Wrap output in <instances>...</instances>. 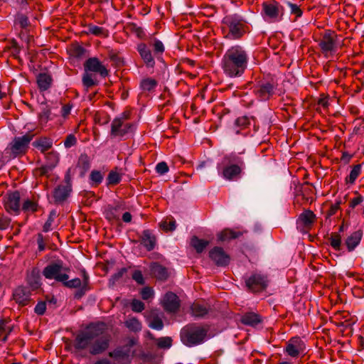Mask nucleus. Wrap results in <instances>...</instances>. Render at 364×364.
<instances>
[{
    "instance_id": "obj_1",
    "label": "nucleus",
    "mask_w": 364,
    "mask_h": 364,
    "mask_svg": "<svg viewBox=\"0 0 364 364\" xmlns=\"http://www.w3.org/2000/svg\"><path fill=\"white\" fill-rule=\"evenodd\" d=\"M248 56L245 49L234 46L227 50L222 60V68L230 77L241 76L247 68Z\"/></svg>"
},
{
    "instance_id": "obj_2",
    "label": "nucleus",
    "mask_w": 364,
    "mask_h": 364,
    "mask_svg": "<svg viewBox=\"0 0 364 364\" xmlns=\"http://www.w3.org/2000/svg\"><path fill=\"white\" fill-rule=\"evenodd\" d=\"M243 167V160L235 154L224 156L217 165L218 173L228 181H233L240 178Z\"/></svg>"
},
{
    "instance_id": "obj_3",
    "label": "nucleus",
    "mask_w": 364,
    "mask_h": 364,
    "mask_svg": "<svg viewBox=\"0 0 364 364\" xmlns=\"http://www.w3.org/2000/svg\"><path fill=\"white\" fill-rule=\"evenodd\" d=\"M246 21L238 14L225 16L222 21V31L229 39H239L246 33Z\"/></svg>"
},
{
    "instance_id": "obj_4",
    "label": "nucleus",
    "mask_w": 364,
    "mask_h": 364,
    "mask_svg": "<svg viewBox=\"0 0 364 364\" xmlns=\"http://www.w3.org/2000/svg\"><path fill=\"white\" fill-rule=\"evenodd\" d=\"M208 331L207 326L197 324L188 325L181 331V340L187 346H197L205 341Z\"/></svg>"
},
{
    "instance_id": "obj_5",
    "label": "nucleus",
    "mask_w": 364,
    "mask_h": 364,
    "mask_svg": "<svg viewBox=\"0 0 364 364\" xmlns=\"http://www.w3.org/2000/svg\"><path fill=\"white\" fill-rule=\"evenodd\" d=\"M102 333L101 324H91L83 331L79 333L74 342V346L78 350L87 349L90 353V346L96 336Z\"/></svg>"
},
{
    "instance_id": "obj_6",
    "label": "nucleus",
    "mask_w": 364,
    "mask_h": 364,
    "mask_svg": "<svg viewBox=\"0 0 364 364\" xmlns=\"http://www.w3.org/2000/svg\"><path fill=\"white\" fill-rule=\"evenodd\" d=\"M129 117V112H124L119 117L113 119L111 124L110 131V135L112 137L122 138L134 132L135 129L134 124L127 122Z\"/></svg>"
},
{
    "instance_id": "obj_7",
    "label": "nucleus",
    "mask_w": 364,
    "mask_h": 364,
    "mask_svg": "<svg viewBox=\"0 0 364 364\" xmlns=\"http://www.w3.org/2000/svg\"><path fill=\"white\" fill-rule=\"evenodd\" d=\"M70 272V269L63 266L61 261L51 263L46 266L43 271V276L50 279H55L58 282H65L69 279L68 273Z\"/></svg>"
},
{
    "instance_id": "obj_8",
    "label": "nucleus",
    "mask_w": 364,
    "mask_h": 364,
    "mask_svg": "<svg viewBox=\"0 0 364 364\" xmlns=\"http://www.w3.org/2000/svg\"><path fill=\"white\" fill-rule=\"evenodd\" d=\"M262 7V14L266 21L277 22L282 18L284 9L277 1H270L264 2Z\"/></svg>"
},
{
    "instance_id": "obj_9",
    "label": "nucleus",
    "mask_w": 364,
    "mask_h": 364,
    "mask_svg": "<svg viewBox=\"0 0 364 364\" xmlns=\"http://www.w3.org/2000/svg\"><path fill=\"white\" fill-rule=\"evenodd\" d=\"M100 324L102 325V333L96 336L90 346V353L92 355L103 353L109 346V336L105 332V325L102 323Z\"/></svg>"
},
{
    "instance_id": "obj_10",
    "label": "nucleus",
    "mask_w": 364,
    "mask_h": 364,
    "mask_svg": "<svg viewBox=\"0 0 364 364\" xmlns=\"http://www.w3.org/2000/svg\"><path fill=\"white\" fill-rule=\"evenodd\" d=\"M276 85L273 82H261L254 87V93L261 101L269 100L274 94Z\"/></svg>"
},
{
    "instance_id": "obj_11",
    "label": "nucleus",
    "mask_w": 364,
    "mask_h": 364,
    "mask_svg": "<svg viewBox=\"0 0 364 364\" xmlns=\"http://www.w3.org/2000/svg\"><path fill=\"white\" fill-rule=\"evenodd\" d=\"M33 136L34 134L29 133L22 136L14 138L11 146L12 153L15 155L24 153Z\"/></svg>"
},
{
    "instance_id": "obj_12",
    "label": "nucleus",
    "mask_w": 364,
    "mask_h": 364,
    "mask_svg": "<svg viewBox=\"0 0 364 364\" xmlns=\"http://www.w3.org/2000/svg\"><path fill=\"white\" fill-rule=\"evenodd\" d=\"M319 46L323 53L326 54L335 50L336 46V35L334 32L326 31L319 42Z\"/></svg>"
},
{
    "instance_id": "obj_13",
    "label": "nucleus",
    "mask_w": 364,
    "mask_h": 364,
    "mask_svg": "<svg viewBox=\"0 0 364 364\" xmlns=\"http://www.w3.org/2000/svg\"><path fill=\"white\" fill-rule=\"evenodd\" d=\"M268 281L267 277L261 274H253L246 280L247 287L252 291H258L265 289Z\"/></svg>"
},
{
    "instance_id": "obj_14",
    "label": "nucleus",
    "mask_w": 364,
    "mask_h": 364,
    "mask_svg": "<svg viewBox=\"0 0 364 364\" xmlns=\"http://www.w3.org/2000/svg\"><path fill=\"white\" fill-rule=\"evenodd\" d=\"M85 71L88 73H97L102 77L108 75L107 69L102 64L97 58L87 59L84 64Z\"/></svg>"
},
{
    "instance_id": "obj_15",
    "label": "nucleus",
    "mask_w": 364,
    "mask_h": 364,
    "mask_svg": "<svg viewBox=\"0 0 364 364\" xmlns=\"http://www.w3.org/2000/svg\"><path fill=\"white\" fill-rule=\"evenodd\" d=\"M164 309L168 311L174 313L180 306V301L177 295L171 291L167 292L161 301Z\"/></svg>"
},
{
    "instance_id": "obj_16",
    "label": "nucleus",
    "mask_w": 364,
    "mask_h": 364,
    "mask_svg": "<svg viewBox=\"0 0 364 364\" xmlns=\"http://www.w3.org/2000/svg\"><path fill=\"white\" fill-rule=\"evenodd\" d=\"M209 256L218 266H226L230 261V256L223 248L218 247L211 250L209 252Z\"/></svg>"
},
{
    "instance_id": "obj_17",
    "label": "nucleus",
    "mask_w": 364,
    "mask_h": 364,
    "mask_svg": "<svg viewBox=\"0 0 364 364\" xmlns=\"http://www.w3.org/2000/svg\"><path fill=\"white\" fill-rule=\"evenodd\" d=\"M305 348L304 342L298 337L290 339L287 345L285 351L291 357H297L301 353H303Z\"/></svg>"
},
{
    "instance_id": "obj_18",
    "label": "nucleus",
    "mask_w": 364,
    "mask_h": 364,
    "mask_svg": "<svg viewBox=\"0 0 364 364\" xmlns=\"http://www.w3.org/2000/svg\"><path fill=\"white\" fill-rule=\"evenodd\" d=\"M5 208L10 213L16 215L19 213L20 210V194L18 192H14L8 196L5 203Z\"/></svg>"
},
{
    "instance_id": "obj_19",
    "label": "nucleus",
    "mask_w": 364,
    "mask_h": 364,
    "mask_svg": "<svg viewBox=\"0 0 364 364\" xmlns=\"http://www.w3.org/2000/svg\"><path fill=\"white\" fill-rule=\"evenodd\" d=\"M14 300L20 306H26L30 301V293L24 287H18L13 292Z\"/></svg>"
},
{
    "instance_id": "obj_20",
    "label": "nucleus",
    "mask_w": 364,
    "mask_h": 364,
    "mask_svg": "<svg viewBox=\"0 0 364 364\" xmlns=\"http://www.w3.org/2000/svg\"><path fill=\"white\" fill-rule=\"evenodd\" d=\"M150 272L153 277L159 280H166L168 277L167 269L157 262L150 264Z\"/></svg>"
},
{
    "instance_id": "obj_21",
    "label": "nucleus",
    "mask_w": 364,
    "mask_h": 364,
    "mask_svg": "<svg viewBox=\"0 0 364 364\" xmlns=\"http://www.w3.org/2000/svg\"><path fill=\"white\" fill-rule=\"evenodd\" d=\"M137 50L146 66L150 68L154 67L155 61L152 57L150 50L147 48L146 45L144 43L139 44L137 46Z\"/></svg>"
},
{
    "instance_id": "obj_22",
    "label": "nucleus",
    "mask_w": 364,
    "mask_h": 364,
    "mask_svg": "<svg viewBox=\"0 0 364 364\" xmlns=\"http://www.w3.org/2000/svg\"><path fill=\"white\" fill-rule=\"evenodd\" d=\"M140 239L141 245L146 249V250L151 251L154 248L156 245V238L149 230H144Z\"/></svg>"
},
{
    "instance_id": "obj_23",
    "label": "nucleus",
    "mask_w": 364,
    "mask_h": 364,
    "mask_svg": "<svg viewBox=\"0 0 364 364\" xmlns=\"http://www.w3.org/2000/svg\"><path fill=\"white\" fill-rule=\"evenodd\" d=\"M71 188L69 186H59L54 191V198L56 201H63L68 196Z\"/></svg>"
},
{
    "instance_id": "obj_24",
    "label": "nucleus",
    "mask_w": 364,
    "mask_h": 364,
    "mask_svg": "<svg viewBox=\"0 0 364 364\" xmlns=\"http://www.w3.org/2000/svg\"><path fill=\"white\" fill-rule=\"evenodd\" d=\"M316 219V215L310 210H306L300 214L299 220L306 227L311 226Z\"/></svg>"
},
{
    "instance_id": "obj_25",
    "label": "nucleus",
    "mask_w": 364,
    "mask_h": 364,
    "mask_svg": "<svg viewBox=\"0 0 364 364\" xmlns=\"http://www.w3.org/2000/svg\"><path fill=\"white\" fill-rule=\"evenodd\" d=\"M362 237V233L359 231L352 233L346 241V245L349 251H352L359 244Z\"/></svg>"
},
{
    "instance_id": "obj_26",
    "label": "nucleus",
    "mask_w": 364,
    "mask_h": 364,
    "mask_svg": "<svg viewBox=\"0 0 364 364\" xmlns=\"http://www.w3.org/2000/svg\"><path fill=\"white\" fill-rule=\"evenodd\" d=\"M261 321L259 315L255 313H247L241 318L242 323L252 326L258 324Z\"/></svg>"
},
{
    "instance_id": "obj_27",
    "label": "nucleus",
    "mask_w": 364,
    "mask_h": 364,
    "mask_svg": "<svg viewBox=\"0 0 364 364\" xmlns=\"http://www.w3.org/2000/svg\"><path fill=\"white\" fill-rule=\"evenodd\" d=\"M37 82L41 90H48L51 84V77L50 75L43 73L40 74L37 78Z\"/></svg>"
},
{
    "instance_id": "obj_28",
    "label": "nucleus",
    "mask_w": 364,
    "mask_h": 364,
    "mask_svg": "<svg viewBox=\"0 0 364 364\" xmlns=\"http://www.w3.org/2000/svg\"><path fill=\"white\" fill-rule=\"evenodd\" d=\"M208 241L200 240L196 236L193 237L191 240V246L194 247V249L198 253L202 252L204 250V249L208 246Z\"/></svg>"
},
{
    "instance_id": "obj_29",
    "label": "nucleus",
    "mask_w": 364,
    "mask_h": 364,
    "mask_svg": "<svg viewBox=\"0 0 364 364\" xmlns=\"http://www.w3.org/2000/svg\"><path fill=\"white\" fill-rule=\"evenodd\" d=\"M157 82L151 77L143 79L140 83V87L143 91L151 92L155 89Z\"/></svg>"
},
{
    "instance_id": "obj_30",
    "label": "nucleus",
    "mask_w": 364,
    "mask_h": 364,
    "mask_svg": "<svg viewBox=\"0 0 364 364\" xmlns=\"http://www.w3.org/2000/svg\"><path fill=\"white\" fill-rule=\"evenodd\" d=\"M240 234L230 229H225L218 234L220 241H228L231 239L237 238Z\"/></svg>"
},
{
    "instance_id": "obj_31",
    "label": "nucleus",
    "mask_w": 364,
    "mask_h": 364,
    "mask_svg": "<svg viewBox=\"0 0 364 364\" xmlns=\"http://www.w3.org/2000/svg\"><path fill=\"white\" fill-rule=\"evenodd\" d=\"M191 312L195 317H203L208 313V309L203 305L194 303L191 306Z\"/></svg>"
},
{
    "instance_id": "obj_32",
    "label": "nucleus",
    "mask_w": 364,
    "mask_h": 364,
    "mask_svg": "<svg viewBox=\"0 0 364 364\" xmlns=\"http://www.w3.org/2000/svg\"><path fill=\"white\" fill-rule=\"evenodd\" d=\"M77 166L80 168L83 172H86L90 168V160L87 154H81L80 156Z\"/></svg>"
},
{
    "instance_id": "obj_33",
    "label": "nucleus",
    "mask_w": 364,
    "mask_h": 364,
    "mask_svg": "<svg viewBox=\"0 0 364 364\" xmlns=\"http://www.w3.org/2000/svg\"><path fill=\"white\" fill-rule=\"evenodd\" d=\"M360 173L361 166L360 164L355 165L350 171L349 176L346 177V181L347 183H353Z\"/></svg>"
},
{
    "instance_id": "obj_34",
    "label": "nucleus",
    "mask_w": 364,
    "mask_h": 364,
    "mask_svg": "<svg viewBox=\"0 0 364 364\" xmlns=\"http://www.w3.org/2000/svg\"><path fill=\"white\" fill-rule=\"evenodd\" d=\"M126 326L132 331H139L141 329V323L136 318H130L125 322Z\"/></svg>"
},
{
    "instance_id": "obj_35",
    "label": "nucleus",
    "mask_w": 364,
    "mask_h": 364,
    "mask_svg": "<svg viewBox=\"0 0 364 364\" xmlns=\"http://www.w3.org/2000/svg\"><path fill=\"white\" fill-rule=\"evenodd\" d=\"M121 175L116 171H111L107 178V185L114 186L118 184L121 181Z\"/></svg>"
},
{
    "instance_id": "obj_36",
    "label": "nucleus",
    "mask_w": 364,
    "mask_h": 364,
    "mask_svg": "<svg viewBox=\"0 0 364 364\" xmlns=\"http://www.w3.org/2000/svg\"><path fill=\"white\" fill-rule=\"evenodd\" d=\"M33 145L41 150V152H45L51 147L52 143L49 140L43 139L34 141Z\"/></svg>"
},
{
    "instance_id": "obj_37",
    "label": "nucleus",
    "mask_w": 364,
    "mask_h": 364,
    "mask_svg": "<svg viewBox=\"0 0 364 364\" xmlns=\"http://www.w3.org/2000/svg\"><path fill=\"white\" fill-rule=\"evenodd\" d=\"M156 343L159 348L168 349L172 346V339L171 337H161L156 340Z\"/></svg>"
},
{
    "instance_id": "obj_38",
    "label": "nucleus",
    "mask_w": 364,
    "mask_h": 364,
    "mask_svg": "<svg viewBox=\"0 0 364 364\" xmlns=\"http://www.w3.org/2000/svg\"><path fill=\"white\" fill-rule=\"evenodd\" d=\"M82 83L84 86L88 88L95 85L97 82L91 73L85 71V73L82 76Z\"/></svg>"
},
{
    "instance_id": "obj_39",
    "label": "nucleus",
    "mask_w": 364,
    "mask_h": 364,
    "mask_svg": "<svg viewBox=\"0 0 364 364\" xmlns=\"http://www.w3.org/2000/svg\"><path fill=\"white\" fill-rule=\"evenodd\" d=\"M176 221L172 218L167 219L160 223V228L166 232L173 231L176 229Z\"/></svg>"
},
{
    "instance_id": "obj_40",
    "label": "nucleus",
    "mask_w": 364,
    "mask_h": 364,
    "mask_svg": "<svg viewBox=\"0 0 364 364\" xmlns=\"http://www.w3.org/2000/svg\"><path fill=\"white\" fill-rule=\"evenodd\" d=\"M46 164L50 165L55 168L59 161L58 154L55 152L51 151L46 155Z\"/></svg>"
},
{
    "instance_id": "obj_41",
    "label": "nucleus",
    "mask_w": 364,
    "mask_h": 364,
    "mask_svg": "<svg viewBox=\"0 0 364 364\" xmlns=\"http://www.w3.org/2000/svg\"><path fill=\"white\" fill-rule=\"evenodd\" d=\"M89 32L93 35L98 36H107L108 33L103 28L97 26H90Z\"/></svg>"
},
{
    "instance_id": "obj_42",
    "label": "nucleus",
    "mask_w": 364,
    "mask_h": 364,
    "mask_svg": "<svg viewBox=\"0 0 364 364\" xmlns=\"http://www.w3.org/2000/svg\"><path fill=\"white\" fill-rule=\"evenodd\" d=\"M127 269L125 267L119 269L115 274H114L111 277V278L109 279V283L112 285H114V284L116 282H117L122 278V277L124 275V274L127 272Z\"/></svg>"
},
{
    "instance_id": "obj_43",
    "label": "nucleus",
    "mask_w": 364,
    "mask_h": 364,
    "mask_svg": "<svg viewBox=\"0 0 364 364\" xmlns=\"http://www.w3.org/2000/svg\"><path fill=\"white\" fill-rule=\"evenodd\" d=\"M330 244L336 250H340L341 244V236L338 234H333L330 237Z\"/></svg>"
},
{
    "instance_id": "obj_44",
    "label": "nucleus",
    "mask_w": 364,
    "mask_h": 364,
    "mask_svg": "<svg viewBox=\"0 0 364 364\" xmlns=\"http://www.w3.org/2000/svg\"><path fill=\"white\" fill-rule=\"evenodd\" d=\"M54 168L50 165L46 164L35 170V174L38 176H48Z\"/></svg>"
},
{
    "instance_id": "obj_45",
    "label": "nucleus",
    "mask_w": 364,
    "mask_h": 364,
    "mask_svg": "<svg viewBox=\"0 0 364 364\" xmlns=\"http://www.w3.org/2000/svg\"><path fill=\"white\" fill-rule=\"evenodd\" d=\"M149 326L156 330H161L164 327V323L161 318L154 317L149 321Z\"/></svg>"
},
{
    "instance_id": "obj_46",
    "label": "nucleus",
    "mask_w": 364,
    "mask_h": 364,
    "mask_svg": "<svg viewBox=\"0 0 364 364\" xmlns=\"http://www.w3.org/2000/svg\"><path fill=\"white\" fill-rule=\"evenodd\" d=\"M22 209L25 212H34L37 209V205L35 202L31 200H26L23 203Z\"/></svg>"
},
{
    "instance_id": "obj_47",
    "label": "nucleus",
    "mask_w": 364,
    "mask_h": 364,
    "mask_svg": "<svg viewBox=\"0 0 364 364\" xmlns=\"http://www.w3.org/2000/svg\"><path fill=\"white\" fill-rule=\"evenodd\" d=\"M287 5L290 9V13L295 15L296 18L302 16L303 12L297 4L288 2Z\"/></svg>"
},
{
    "instance_id": "obj_48",
    "label": "nucleus",
    "mask_w": 364,
    "mask_h": 364,
    "mask_svg": "<svg viewBox=\"0 0 364 364\" xmlns=\"http://www.w3.org/2000/svg\"><path fill=\"white\" fill-rule=\"evenodd\" d=\"M154 292L152 288L146 287L141 291V296L144 300H149L154 296Z\"/></svg>"
},
{
    "instance_id": "obj_49",
    "label": "nucleus",
    "mask_w": 364,
    "mask_h": 364,
    "mask_svg": "<svg viewBox=\"0 0 364 364\" xmlns=\"http://www.w3.org/2000/svg\"><path fill=\"white\" fill-rule=\"evenodd\" d=\"M132 311L141 312L144 309V304L138 299H133L131 304Z\"/></svg>"
},
{
    "instance_id": "obj_50",
    "label": "nucleus",
    "mask_w": 364,
    "mask_h": 364,
    "mask_svg": "<svg viewBox=\"0 0 364 364\" xmlns=\"http://www.w3.org/2000/svg\"><path fill=\"white\" fill-rule=\"evenodd\" d=\"M63 283L68 288H77L81 286V280L79 278H75L71 280L67 279L65 282H63Z\"/></svg>"
},
{
    "instance_id": "obj_51",
    "label": "nucleus",
    "mask_w": 364,
    "mask_h": 364,
    "mask_svg": "<svg viewBox=\"0 0 364 364\" xmlns=\"http://www.w3.org/2000/svg\"><path fill=\"white\" fill-rule=\"evenodd\" d=\"M90 179L96 184H99L102 181L103 176L100 171H92L90 173Z\"/></svg>"
},
{
    "instance_id": "obj_52",
    "label": "nucleus",
    "mask_w": 364,
    "mask_h": 364,
    "mask_svg": "<svg viewBox=\"0 0 364 364\" xmlns=\"http://www.w3.org/2000/svg\"><path fill=\"white\" fill-rule=\"evenodd\" d=\"M156 171L158 173L163 175L168 171V166L166 162L162 161L156 166Z\"/></svg>"
},
{
    "instance_id": "obj_53",
    "label": "nucleus",
    "mask_w": 364,
    "mask_h": 364,
    "mask_svg": "<svg viewBox=\"0 0 364 364\" xmlns=\"http://www.w3.org/2000/svg\"><path fill=\"white\" fill-rule=\"evenodd\" d=\"M77 139L73 134H69L64 141V146L66 148H70L75 145Z\"/></svg>"
},
{
    "instance_id": "obj_54",
    "label": "nucleus",
    "mask_w": 364,
    "mask_h": 364,
    "mask_svg": "<svg viewBox=\"0 0 364 364\" xmlns=\"http://www.w3.org/2000/svg\"><path fill=\"white\" fill-rule=\"evenodd\" d=\"M132 279L139 284H144V279L141 271L136 270L132 274Z\"/></svg>"
},
{
    "instance_id": "obj_55",
    "label": "nucleus",
    "mask_w": 364,
    "mask_h": 364,
    "mask_svg": "<svg viewBox=\"0 0 364 364\" xmlns=\"http://www.w3.org/2000/svg\"><path fill=\"white\" fill-rule=\"evenodd\" d=\"M28 282L33 288H38L41 284L39 277L34 275L33 272L32 275L28 277Z\"/></svg>"
},
{
    "instance_id": "obj_56",
    "label": "nucleus",
    "mask_w": 364,
    "mask_h": 364,
    "mask_svg": "<svg viewBox=\"0 0 364 364\" xmlns=\"http://www.w3.org/2000/svg\"><path fill=\"white\" fill-rule=\"evenodd\" d=\"M46 309V304L44 301H40L37 304V305L35 307V313L38 315H43Z\"/></svg>"
},
{
    "instance_id": "obj_57",
    "label": "nucleus",
    "mask_w": 364,
    "mask_h": 364,
    "mask_svg": "<svg viewBox=\"0 0 364 364\" xmlns=\"http://www.w3.org/2000/svg\"><path fill=\"white\" fill-rule=\"evenodd\" d=\"M153 48L155 53H162L164 51V44L159 40H154Z\"/></svg>"
},
{
    "instance_id": "obj_58",
    "label": "nucleus",
    "mask_w": 364,
    "mask_h": 364,
    "mask_svg": "<svg viewBox=\"0 0 364 364\" xmlns=\"http://www.w3.org/2000/svg\"><path fill=\"white\" fill-rule=\"evenodd\" d=\"M249 124L250 119L247 117H239L235 121V124L241 127H245Z\"/></svg>"
},
{
    "instance_id": "obj_59",
    "label": "nucleus",
    "mask_w": 364,
    "mask_h": 364,
    "mask_svg": "<svg viewBox=\"0 0 364 364\" xmlns=\"http://www.w3.org/2000/svg\"><path fill=\"white\" fill-rule=\"evenodd\" d=\"M339 208H340V202H337L336 203L333 204L327 213V217H331V216L333 215L334 214H336V213L338 211Z\"/></svg>"
},
{
    "instance_id": "obj_60",
    "label": "nucleus",
    "mask_w": 364,
    "mask_h": 364,
    "mask_svg": "<svg viewBox=\"0 0 364 364\" xmlns=\"http://www.w3.org/2000/svg\"><path fill=\"white\" fill-rule=\"evenodd\" d=\"M363 202V197L360 196H358L355 198H353L350 201V207L352 208H354L355 206L358 205Z\"/></svg>"
},
{
    "instance_id": "obj_61",
    "label": "nucleus",
    "mask_w": 364,
    "mask_h": 364,
    "mask_svg": "<svg viewBox=\"0 0 364 364\" xmlns=\"http://www.w3.org/2000/svg\"><path fill=\"white\" fill-rule=\"evenodd\" d=\"M71 108L72 107L70 105H65L63 106L61 109V114L63 117L66 118L70 114Z\"/></svg>"
},
{
    "instance_id": "obj_62",
    "label": "nucleus",
    "mask_w": 364,
    "mask_h": 364,
    "mask_svg": "<svg viewBox=\"0 0 364 364\" xmlns=\"http://www.w3.org/2000/svg\"><path fill=\"white\" fill-rule=\"evenodd\" d=\"M10 219L7 218H0V230L6 229L10 225Z\"/></svg>"
},
{
    "instance_id": "obj_63",
    "label": "nucleus",
    "mask_w": 364,
    "mask_h": 364,
    "mask_svg": "<svg viewBox=\"0 0 364 364\" xmlns=\"http://www.w3.org/2000/svg\"><path fill=\"white\" fill-rule=\"evenodd\" d=\"M71 168H69L65 173V183H66L65 186H69L71 188Z\"/></svg>"
},
{
    "instance_id": "obj_64",
    "label": "nucleus",
    "mask_w": 364,
    "mask_h": 364,
    "mask_svg": "<svg viewBox=\"0 0 364 364\" xmlns=\"http://www.w3.org/2000/svg\"><path fill=\"white\" fill-rule=\"evenodd\" d=\"M134 32L137 37L142 38L145 36L144 31L140 27H134Z\"/></svg>"
}]
</instances>
